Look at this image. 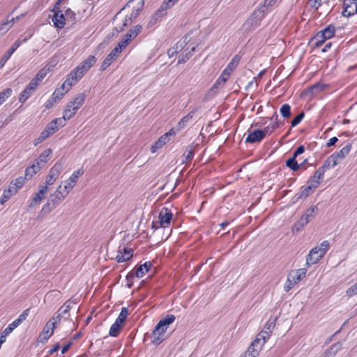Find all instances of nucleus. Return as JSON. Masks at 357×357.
<instances>
[{"label": "nucleus", "instance_id": "4c0bfd02", "mask_svg": "<svg viewBox=\"0 0 357 357\" xmlns=\"http://www.w3.org/2000/svg\"><path fill=\"white\" fill-rule=\"evenodd\" d=\"M123 325L114 321L109 329V335L112 337H117L122 328Z\"/></svg>", "mask_w": 357, "mask_h": 357}, {"label": "nucleus", "instance_id": "423d86ee", "mask_svg": "<svg viewBox=\"0 0 357 357\" xmlns=\"http://www.w3.org/2000/svg\"><path fill=\"white\" fill-rule=\"evenodd\" d=\"M62 185H60L54 193L50 195L47 201L51 204L52 207L56 208L66 197V193L61 190Z\"/></svg>", "mask_w": 357, "mask_h": 357}, {"label": "nucleus", "instance_id": "473e14b6", "mask_svg": "<svg viewBox=\"0 0 357 357\" xmlns=\"http://www.w3.org/2000/svg\"><path fill=\"white\" fill-rule=\"evenodd\" d=\"M40 170V167H36V164H33L31 166H29L25 169V176L26 179H30L33 177L34 174H36Z\"/></svg>", "mask_w": 357, "mask_h": 357}, {"label": "nucleus", "instance_id": "8fccbe9b", "mask_svg": "<svg viewBox=\"0 0 357 357\" xmlns=\"http://www.w3.org/2000/svg\"><path fill=\"white\" fill-rule=\"evenodd\" d=\"M49 71L50 68L45 67L40 69L34 77L40 82L46 77Z\"/></svg>", "mask_w": 357, "mask_h": 357}, {"label": "nucleus", "instance_id": "a18cd8bd", "mask_svg": "<svg viewBox=\"0 0 357 357\" xmlns=\"http://www.w3.org/2000/svg\"><path fill=\"white\" fill-rule=\"evenodd\" d=\"M84 174V169L83 168H79L77 171H75L73 174L70 176L69 181L72 183L75 184L78 180V178L79 176L82 175Z\"/></svg>", "mask_w": 357, "mask_h": 357}, {"label": "nucleus", "instance_id": "f8f14e48", "mask_svg": "<svg viewBox=\"0 0 357 357\" xmlns=\"http://www.w3.org/2000/svg\"><path fill=\"white\" fill-rule=\"evenodd\" d=\"M133 256V250L132 248H123L119 250L116 257L117 262H124L130 260Z\"/></svg>", "mask_w": 357, "mask_h": 357}, {"label": "nucleus", "instance_id": "2f4dec72", "mask_svg": "<svg viewBox=\"0 0 357 357\" xmlns=\"http://www.w3.org/2000/svg\"><path fill=\"white\" fill-rule=\"evenodd\" d=\"M240 59V56L235 55L231 61L229 63L225 70L227 71V73L231 75L232 71L238 66Z\"/></svg>", "mask_w": 357, "mask_h": 357}, {"label": "nucleus", "instance_id": "b1692460", "mask_svg": "<svg viewBox=\"0 0 357 357\" xmlns=\"http://www.w3.org/2000/svg\"><path fill=\"white\" fill-rule=\"evenodd\" d=\"M318 207L317 206H312L307 208L303 213V215H301L305 221L307 220V223H309L314 217L315 215L318 213Z\"/></svg>", "mask_w": 357, "mask_h": 357}, {"label": "nucleus", "instance_id": "1a4fd4ad", "mask_svg": "<svg viewBox=\"0 0 357 357\" xmlns=\"http://www.w3.org/2000/svg\"><path fill=\"white\" fill-rule=\"evenodd\" d=\"M173 214L167 208H162L159 213V225L160 227H165L170 224Z\"/></svg>", "mask_w": 357, "mask_h": 357}, {"label": "nucleus", "instance_id": "49530a36", "mask_svg": "<svg viewBox=\"0 0 357 357\" xmlns=\"http://www.w3.org/2000/svg\"><path fill=\"white\" fill-rule=\"evenodd\" d=\"M12 92L13 91L10 88H7L0 92V105L4 102L9 96H10Z\"/></svg>", "mask_w": 357, "mask_h": 357}, {"label": "nucleus", "instance_id": "f3484780", "mask_svg": "<svg viewBox=\"0 0 357 357\" xmlns=\"http://www.w3.org/2000/svg\"><path fill=\"white\" fill-rule=\"evenodd\" d=\"M328 87V85L326 84L317 82L314 85L310 86L304 93L305 95H308L310 93L312 96L317 95L319 92L324 91Z\"/></svg>", "mask_w": 357, "mask_h": 357}, {"label": "nucleus", "instance_id": "f257e3e1", "mask_svg": "<svg viewBox=\"0 0 357 357\" xmlns=\"http://www.w3.org/2000/svg\"><path fill=\"white\" fill-rule=\"evenodd\" d=\"M329 248L330 243L328 241H324L319 245L313 248L306 257V265L310 266L320 261Z\"/></svg>", "mask_w": 357, "mask_h": 357}, {"label": "nucleus", "instance_id": "603ef678", "mask_svg": "<svg viewBox=\"0 0 357 357\" xmlns=\"http://www.w3.org/2000/svg\"><path fill=\"white\" fill-rule=\"evenodd\" d=\"M276 320H277V318H276V317H275V318H273V319H271H271L267 321V323H266V326H265V327H264V330H263V331H267L269 333H271L272 332L273 329V328H275V322H276Z\"/></svg>", "mask_w": 357, "mask_h": 357}, {"label": "nucleus", "instance_id": "58836bf2", "mask_svg": "<svg viewBox=\"0 0 357 357\" xmlns=\"http://www.w3.org/2000/svg\"><path fill=\"white\" fill-rule=\"evenodd\" d=\"M128 314H129L128 309L127 307H122L121 312L119 314V317L115 320V321L121 325H123Z\"/></svg>", "mask_w": 357, "mask_h": 357}, {"label": "nucleus", "instance_id": "ddd939ff", "mask_svg": "<svg viewBox=\"0 0 357 357\" xmlns=\"http://www.w3.org/2000/svg\"><path fill=\"white\" fill-rule=\"evenodd\" d=\"M119 54L120 52H115V48H114L102 61L100 70H105L116 59Z\"/></svg>", "mask_w": 357, "mask_h": 357}, {"label": "nucleus", "instance_id": "cd10ccee", "mask_svg": "<svg viewBox=\"0 0 357 357\" xmlns=\"http://www.w3.org/2000/svg\"><path fill=\"white\" fill-rule=\"evenodd\" d=\"M311 190L312 189L310 188V187L307 185L302 186L301 188L300 191L295 195V200L294 201V202H296L299 199H306L310 195Z\"/></svg>", "mask_w": 357, "mask_h": 357}, {"label": "nucleus", "instance_id": "dca6fc26", "mask_svg": "<svg viewBox=\"0 0 357 357\" xmlns=\"http://www.w3.org/2000/svg\"><path fill=\"white\" fill-rule=\"evenodd\" d=\"M66 15L62 13V11H58L57 13L54 14L52 18V21L54 23V26L58 29H62L64 27L66 24Z\"/></svg>", "mask_w": 357, "mask_h": 357}, {"label": "nucleus", "instance_id": "f704fd0d", "mask_svg": "<svg viewBox=\"0 0 357 357\" xmlns=\"http://www.w3.org/2000/svg\"><path fill=\"white\" fill-rule=\"evenodd\" d=\"M320 32L321 33V34L324 36H326V40H328V39L331 38L335 35V29L334 25L329 24L325 29H324L323 30L320 31Z\"/></svg>", "mask_w": 357, "mask_h": 357}, {"label": "nucleus", "instance_id": "0eeeda50", "mask_svg": "<svg viewBox=\"0 0 357 357\" xmlns=\"http://www.w3.org/2000/svg\"><path fill=\"white\" fill-rule=\"evenodd\" d=\"M357 13V0H344L342 15L350 17Z\"/></svg>", "mask_w": 357, "mask_h": 357}, {"label": "nucleus", "instance_id": "7c9ffc66", "mask_svg": "<svg viewBox=\"0 0 357 357\" xmlns=\"http://www.w3.org/2000/svg\"><path fill=\"white\" fill-rule=\"evenodd\" d=\"M296 158L297 157L292 155V157L287 160L285 162L286 166L294 172H296L301 168V165H298Z\"/></svg>", "mask_w": 357, "mask_h": 357}, {"label": "nucleus", "instance_id": "72a5a7b5", "mask_svg": "<svg viewBox=\"0 0 357 357\" xmlns=\"http://www.w3.org/2000/svg\"><path fill=\"white\" fill-rule=\"evenodd\" d=\"M73 77V75L71 76V73L68 75L66 79L61 85L62 91L66 88L65 91L66 93L71 88V86L78 81L75 80Z\"/></svg>", "mask_w": 357, "mask_h": 357}, {"label": "nucleus", "instance_id": "6ab92c4d", "mask_svg": "<svg viewBox=\"0 0 357 357\" xmlns=\"http://www.w3.org/2000/svg\"><path fill=\"white\" fill-rule=\"evenodd\" d=\"M21 42L17 40L13 44L12 47L7 50L0 61V68H2L5 65L6 61L9 59L17 48H18Z\"/></svg>", "mask_w": 357, "mask_h": 357}, {"label": "nucleus", "instance_id": "69168bd1", "mask_svg": "<svg viewBox=\"0 0 357 357\" xmlns=\"http://www.w3.org/2000/svg\"><path fill=\"white\" fill-rule=\"evenodd\" d=\"M197 111V109H193L192 110L191 112H190L187 115H185V116H183L181 120H183V121L185 122V123L188 124V123L192 120V119L193 118V116L195 114V113Z\"/></svg>", "mask_w": 357, "mask_h": 357}, {"label": "nucleus", "instance_id": "bb28decb", "mask_svg": "<svg viewBox=\"0 0 357 357\" xmlns=\"http://www.w3.org/2000/svg\"><path fill=\"white\" fill-rule=\"evenodd\" d=\"M186 45L185 39L181 42L178 41L177 43H176L174 47L169 49L167 51V55L169 57H173L175 56L178 52L181 51L184 46Z\"/></svg>", "mask_w": 357, "mask_h": 357}, {"label": "nucleus", "instance_id": "c756f323", "mask_svg": "<svg viewBox=\"0 0 357 357\" xmlns=\"http://www.w3.org/2000/svg\"><path fill=\"white\" fill-rule=\"evenodd\" d=\"M307 224V220L305 221L304 218L301 217L300 219L292 226V233L295 234L301 231Z\"/></svg>", "mask_w": 357, "mask_h": 357}, {"label": "nucleus", "instance_id": "37998d69", "mask_svg": "<svg viewBox=\"0 0 357 357\" xmlns=\"http://www.w3.org/2000/svg\"><path fill=\"white\" fill-rule=\"evenodd\" d=\"M337 165V161L335 160H331V155H330L325 161L324 165L321 166L325 171L330 169L331 167H334Z\"/></svg>", "mask_w": 357, "mask_h": 357}, {"label": "nucleus", "instance_id": "aec40b11", "mask_svg": "<svg viewBox=\"0 0 357 357\" xmlns=\"http://www.w3.org/2000/svg\"><path fill=\"white\" fill-rule=\"evenodd\" d=\"M266 10L264 9V6L259 7L257 10H255L250 17L252 21L251 24H257L258 22L261 20L266 14Z\"/></svg>", "mask_w": 357, "mask_h": 357}, {"label": "nucleus", "instance_id": "0e129e2a", "mask_svg": "<svg viewBox=\"0 0 357 357\" xmlns=\"http://www.w3.org/2000/svg\"><path fill=\"white\" fill-rule=\"evenodd\" d=\"M74 115H75V114H73V112L70 111V108L68 107V105H67L66 108L63 112V119H66V121L70 120Z\"/></svg>", "mask_w": 357, "mask_h": 357}, {"label": "nucleus", "instance_id": "338daca9", "mask_svg": "<svg viewBox=\"0 0 357 357\" xmlns=\"http://www.w3.org/2000/svg\"><path fill=\"white\" fill-rule=\"evenodd\" d=\"M46 130L49 131V133L53 135L58 130V126H54L52 121H50L46 126Z\"/></svg>", "mask_w": 357, "mask_h": 357}, {"label": "nucleus", "instance_id": "4d7b16f0", "mask_svg": "<svg viewBox=\"0 0 357 357\" xmlns=\"http://www.w3.org/2000/svg\"><path fill=\"white\" fill-rule=\"evenodd\" d=\"M25 180L26 178L24 177L20 176L15 181H11L10 183H13V185L19 190L24 185Z\"/></svg>", "mask_w": 357, "mask_h": 357}, {"label": "nucleus", "instance_id": "9b49d317", "mask_svg": "<svg viewBox=\"0 0 357 357\" xmlns=\"http://www.w3.org/2000/svg\"><path fill=\"white\" fill-rule=\"evenodd\" d=\"M264 138V134L262 130H255L248 134L245 139V142L250 144L258 143L261 142Z\"/></svg>", "mask_w": 357, "mask_h": 357}, {"label": "nucleus", "instance_id": "20e7f679", "mask_svg": "<svg viewBox=\"0 0 357 357\" xmlns=\"http://www.w3.org/2000/svg\"><path fill=\"white\" fill-rule=\"evenodd\" d=\"M56 328V322H52V320H49L42 333H40L38 337V341L43 343L46 342L53 335Z\"/></svg>", "mask_w": 357, "mask_h": 357}, {"label": "nucleus", "instance_id": "3c124183", "mask_svg": "<svg viewBox=\"0 0 357 357\" xmlns=\"http://www.w3.org/2000/svg\"><path fill=\"white\" fill-rule=\"evenodd\" d=\"M65 15L67 20H70L73 24L77 22L76 14L70 8H68L65 11Z\"/></svg>", "mask_w": 357, "mask_h": 357}, {"label": "nucleus", "instance_id": "4be33fe9", "mask_svg": "<svg viewBox=\"0 0 357 357\" xmlns=\"http://www.w3.org/2000/svg\"><path fill=\"white\" fill-rule=\"evenodd\" d=\"M175 316L174 314H167L162 319H161L156 325V330L163 328L167 329L168 326L172 324L175 321Z\"/></svg>", "mask_w": 357, "mask_h": 357}, {"label": "nucleus", "instance_id": "9d476101", "mask_svg": "<svg viewBox=\"0 0 357 357\" xmlns=\"http://www.w3.org/2000/svg\"><path fill=\"white\" fill-rule=\"evenodd\" d=\"M166 331V328L164 329L163 328H160L157 331L155 326L151 334V342L154 345L158 346L165 340Z\"/></svg>", "mask_w": 357, "mask_h": 357}, {"label": "nucleus", "instance_id": "de8ad7c7", "mask_svg": "<svg viewBox=\"0 0 357 357\" xmlns=\"http://www.w3.org/2000/svg\"><path fill=\"white\" fill-rule=\"evenodd\" d=\"M141 13V8H137V9H134L132 12V13L130 15H126V17H125V22L126 23H128V22H130V23L132 22V21L137 18L139 15Z\"/></svg>", "mask_w": 357, "mask_h": 357}, {"label": "nucleus", "instance_id": "5701e85b", "mask_svg": "<svg viewBox=\"0 0 357 357\" xmlns=\"http://www.w3.org/2000/svg\"><path fill=\"white\" fill-rule=\"evenodd\" d=\"M342 344L340 342H337L331 345L320 357H334L335 354L342 349Z\"/></svg>", "mask_w": 357, "mask_h": 357}, {"label": "nucleus", "instance_id": "393cba45", "mask_svg": "<svg viewBox=\"0 0 357 357\" xmlns=\"http://www.w3.org/2000/svg\"><path fill=\"white\" fill-rule=\"evenodd\" d=\"M229 76H230V74H229L227 73V71H225L224 70L223 72L222 73V74L220 75V76L218 77V79L214 83L211 91H213L215 89H218L221 88L222 85L227 82V80L228 79Z\"/></svg>", "mask_w": 357, "mask_h": 357}, {"label": "nucleus", "instance_id": "a878e982", "mask_svg": "<svg viewBox=\"0 0 357 357\" xmlns=\"http://www.w3.org/2000/svg\"><path fill=\"white\" fill-rule=\"evenodd\" d=\"M86 97V96L84 93H78L73 100H71L68 103V107L70 108L72 106L75 105L77 106L79 109L84 104Z\"/></svg>", "mask_w": 357, "mask_h": 357}, {"label": "nucleus", "instance_id": "6e6552de", "mask_svg": "<svg viewBox=\"0 0 357 357\" xmlns=\"http://www.w3.org/2000/svg\"><path fill=\"white\" fill-rule=\"evenodd\" d=\"M172 135H175L174 129H171L169 132L162 135L153 145H151V153H155L158 149H161L169 140V137Z\"/></svg>", "mask_w": 357, "mask_h": 357}, {"label": "nucleus", "instance_id": "680f3d73", "mask_svg": "<svg viewBox=\"0 0 357 357\" xmlns=\"http://www.w3.org/2000/svg\"><path fill=\"white\" fill-rule=\"evenodd\" d=\"M54 208H55L54 207H52V205L51 204L47 201V204H45L42 209H41V211L40 213L43 215H45V214H48L51 211H52Z\"/></svg>", "mask_w": 357, "mask_h": 357}, {"label": "nucleus", "instance_id": "412c9836", "mask_svg": "<svg viewBox=\"0 0 357 357\" xmlns=\"http://www.w3.org/2000/svg\"><path fill=\"white\" fill-rule=\"evenodd\" d=\"M326 40V36H324L320 31H319L315 36H314L310 43L309 45L312 48H317L320 47Z\"/></svg>", "mask_w": 357, "mask_h": 357}, {"label": "nucleus", "instance_id": "7ed1b4c3", "mask_svg": "<svg viewBox=\"0 0 357 357\" xmlns=\"http://www.w3.org/2000/svg\"><path fill=\"white\" fill-rule=\"evenodd\" d=\"M63 169V162L61 161H57L54 165L50 169L49 174L46 178L45 185H51L54 184L56 180L58 178L60 173Z\"/></svg>", "mask_w": 357, "mask_h": 357}, {"label": "nucleus", "instance_id": "13d9d810", "mask_svg": "<svg viewBox=\"0 0 357 357\" xmlns=\"http://www.w3.org/2000/svg\"><path fill=\"white\" fill-rule=\"evenodd\" d=\"M176 2L169 1V0H165L160 7L159 8L162 12L166 13L165 11L173 6Z\"/></svg>", "mask_w": 357, "mask_h": 357}, {"label": "nucleus", "instance_id": "c9c22d12", "mask_svg": "<svg viewBox=\"0 0 357 357\" xmlns=\"http://www.w3.org/2000/svg\"><path fill=\"white\" fill-rule=\"evenodd\" d=\"M33 92V91L32 89L26 86L19 96V102L22 103L24 102L31 96Z\"/></svg>", "mask_w": 357, "mask_h": 357}, {"label": "nucleus", "instance_id": "c03bdc74", "mask_svg": "<svg viewBox=\"0 0 357 357\" xmlns=\"http://www.w3.org/2000/svg\"><path fill=\"white\" fill-rule=\"evenodd\" d=\"M72 308V298L68 300L64 303V304L59 309L58 312L66 314L69 312L70 310Z\"/></svg>", "mask_w": 357, "mask_h": 357}, {"label": "nucleus", "instance_id": "09e8293b", "mask_svg": "<svg viewBox=\"0 0 357 357\" xmlns=\"http://www.w3.org/2000/svg\"><path fill=\"white\" fill-rule=\"evenodd\" d=\"M264 343L261 341V338L259 337H257L255 340L252 342V343L249 346L252 349H257V353H259L260 349H261L262 345Z\"/></svg>", "mask_w": 357, "mask_h": 357}, {"label": "nucleus", "instance_id": "e2e57ef3", "mask_svg": "<svg viewBox=\"0 0 357 357\" xmlns=\"http://www.w3.org/2000/svg\"><path fill=\"white\" fill-rule=\"evenodd\" d=\"M346 294L349 297L357 294V286L356 285V284H354V285L347 289V290L346 291Z\"/></svg>", "mask_w": 357, "mask_h": 357}, {"label": "nucleus", "instance_id": "052dcab7", "mask_svg": "<svg viewBox=\"0 0 357 357\" xmlns=\"http://www.w3.org/2000/svg\"><path fill=\"white\" fill-rule=\"evenodd\" d=\"M257 349H252L250 347L248 348L247 351L245 352L243 356L241 357H256L259 355V353H257Z\"/></svg>", "mask_w": 357, "mask_h": 357}, {"label": "nucleus", "instance_id": "5fc2aeb1", "mask_svg": "<svg viewBox=\"0 0 357 357\" xmlns=\"http://www.w3.org/2000/svg\"><path fill=\"white\" fill-rule=\"evenodd\" d=\"M192 56V52H188L185 54H180L178 59V63L181 64L185 63Z\"/></svg>", "mask_w": 357, "mask_h": 357}, {"label": "nucleus", "instance_id": "a19ab883", "mask_svg": "<svg viewBox=\"0 0 357 357\" xmlns=\"http://www.w3.org/2000/svg\"><path fill=\"white\" fill-rule=\"evenodd\" d=\"M321 182V181L319 178L313 175L307 181V185L310 187L312 190L316 189Z\"/></svg>", "mask_w": 357, "mask_h": 357}, {"label": "nucleus", "instance_id": "4468645a", "mask_svg": "<svg viewBox=\"0 0 357 357\" xmlns=\"http://www.w3.org/2000/svg\"><path fill=\"white\" fill-rule=\"evenodd\" d=\"M51 149H45L43 153L38 156V158L35 160V163L36 167H40V169L43 167L47 163L48 158L52 153Z\"/></svg>", "mask_w": 357, "mask_h": 357}, {"label": "nucleus", "instance_id": "864d4df0", "mask_svg": "<svg viewBox=\"0 0 357 357\" xmlns=\"http://www.w3.org/2000/svg\"><path fill=\"white\" fill-rule=\"evenodd\" d=\"M305 116V112H301L296 116L291 122V127H295L303 120Z\"/></svg>", "mask_w": 357, "mask_h": 357}, {"label": "nucleus", "instance_id": "ea45409f", "mask_svg": "<svg viewBox=\"0 0 357 357\" xmlns=\"http://www.w3.org/2000/svg\"><path fill=\"white\" fill-rule=\"evenodd\" d=\"M130 42V39H128V36H124L121 41L119 42L118 45L114 47L115 52H119L121 53L122 49L127 47Z\"/></svg>", "mask_w": 357, "mask_h": 357}, {"label": "nucleus", "instance_id": "f03ea898", "mask_svg": "<svg viewBox=\"0 0 357 357\" xmlns=\"http://www.w3.org/2000/svg\"><path fill=\"white\" fill-rule=\"evenodd\" d=\"M97 59L93 56L89 55L86 59L80 63L74 70L71 71V76L75 80H79L96 63Z\"/></svg>", "mask_w": 357, "mask_h": 357}, {"label": "nucleus", "instance_id": "e433bc0d", "mask_svg": "<svg viewBox=\"0 0 357 357\" xmlns=\"http://www.w3.org/2000/svg\"><path fill=\"white\" fill-rule=\"evenodd\" d=\"M142 29V26L141 25H136L133 28L130 29L125 36H128V39L131 41L140 33Z\"/></svg>", "mask_w": 357, "mask_h": 357}, {"label": "nucleus", "instance_id": "bf43d9fd", "mask_svg": "<svg viewBox=\"0 0 357 357\" xmlns=\"http://www.w3.org/2000/svg\"><path fill=\"white\" fill-rule=\"evenodd\" d=\"M66 92H63L61 89H56L52 95V98L56 102L62 98Z\"/></svg>", "mask_w": 357, "mask_h": 357}, {"label": "nucleus", "instance_id": "c85d7f7f", "mask_svg": "<svg viewBox=\"0 0 357 357\" xmlns=\"http://www.w3.org/2000/svg\"><path fill=\"white\" fill-rule=\"evenodd\" d=\"M47 190L48 187L47 185H41L40 187L39 191L35 194L31 204H37L38 202H40L44 198V196L47 193Z\"/></svg>", "mask_w": 357, "mask_h": 357}, {"label": "nucleus", "instance_id": "79ce46f5", "mask_svg": "<svg viewBox=\"0 0 357 357\" xmlns=\"http://www.w3.org/2000/svg\"><path fill=\"white\" fill-rule=\"evenodd\" d=\"M280 112L282 117L289 119L291 116V106L289 104H284L280 109Z\"/></svg>", "mask_w": 357, "mask_h": 357}, {"label": "nucleus", "instance_id": "a211bd4d", "mask_svg": "<svg viewBox=\"0 0 357 357\" xmlns=\"http://www.w3.org/2000/svg\"><path fill=\"white\" fill-rule=\"evenodd\" d=\"M351 149V144L349 143L339 151L333 153L331 155V160H335L337 162L339 160H343L349 154Z\"/></svg>", "mask_w": 357, "mask_h": 357}, {"label": "nucleus", "instance_id": "6e6d98bb", "mask_svg": "<svg viewBox=\"0 0 357 357\" xmlns=\"http://www.w3.org/2000/svg\"><path fill=\"white\" fill-rule=\"evenodd\" d=\"M278 128V124L273 123L266 126L264 129L262 130L264 134V137L266 135H271L275 129Z\"/></svg>", "mask_w": 357, "mask_h": 357}, {"label": "nucleus", "instance_id": "2eb2a0df", "mask_svg": "<svg viewBox=\"0 0 357 357\" xmlns=\"http://www.w3.org/2000/svg\"><path fill=\"white\" fill-rule=\"evenodd\" d=\"M307 270L305 268H299L296 271H291L288 277L291 278L294 283H298L302 280L306 275Z\"/></svg>", "mask_w": 357, "mask_h": 357}, {"label": "nucleus", "instance_id": "774afa93", "mask_svg": "<svg viewBox=\"0 0 357 357\" xmlns=\"http://www.w3.org/2000/svg\"><path fill=\"white\" fill-rule=\"evenodd\" d=\"M39 83L40 82L37 80L35 77H33L26 86L34 91L35 89H36V88L39 85Z\"/></svg>", "mask_w": 357, "mask_h": 357}, {"label": "nucleus", "instance_id": "39448f33", "mask_svg": "<svg viewBox=\"0 0 357 357\" xmlns=\"http://www.w3.org/2000/svg\"><path fill=\"white\" fill-rule=\"evenodd\" d=\"M151 266L152 264L151 261L145 262L144 264L139 266L136 270H132V271L129 272L126 277V280L134 278L135 276L137 278H142L145 273L149 271Z\"/></svg>", "mask_w": 357, "mask_h": 357}]
</instances>
